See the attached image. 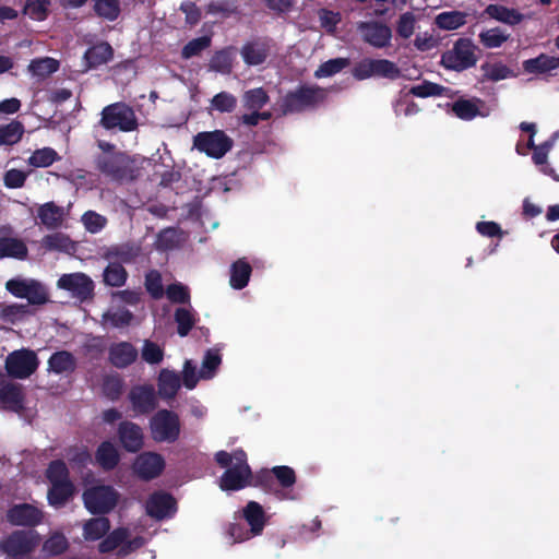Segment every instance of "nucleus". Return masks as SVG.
Here are the masks:
<instances>
[{
  "label": "nucleus",
  "mask_w": 559,
  "mask_h": 559,
  "mask_svg": "<svg viewBox=\"0 0 559 559\" xmlns=\"http://www.w3.org/2000/svg\"><path fill=\"white\" fill-rule=\"evenodd\" d=\"M215 459L222 467H227L221 477L219 487L222 490H239L250 485L251 471L243 451L237 450L233 454L219 451Z\"/></svg>",
  "instance_id": "1"
},
{
  "label": "nucleus",
  "mask_w": 559,
  "mask_h": 559,
  "mask_svg": "<svg viewBox=\"0 0 559 559\" xmlns=\"http://www.w3.org/2000/svg\"><path fill=\"white\" fill-rule=\"evenodd\" d=\"M119 492L109 485H95L83 492V502L92 514L109 513L118 503Z\"/></svg>",
  "instance_id": "2"
},
{
  "label": "nucleus",
  "mask_w": 559,
  "mask_h": 559,
  "mask_svg": "<svg viewBox=\"0 0 559 559\" xmlns=\"http://www.w3.org/2000/svg\"><path fill=\"white\" fill-rule=\"evenodd\" d=\"M100 124L107 130L131 132L136 129L138 120L131 107L123 103H116L103 109Z\"/></svg>",
  "instance_id": "3"
},
{
  "label": "nucleus",
  "mask_w": 559,
  "mask_h": 559,
  "mask_svg": "<svg viewBox=\"0 0 559 559\" xmlns=\"http://www.w3.org/2000/svg\"><path fill=\"white\" fill-rule=\"evenodd\" d=\"M180 420L176 413L162 409L150 420L151 436L156 442H175L180 435Z\"/></svg>",
  "instance_id": "4"
},
{
  "label": "nucleus",
  "mask_w": 559,
  "mask_h": 559,
  "mask_svg": "<svg viewBox=\"0 0 559 559\" xmlns=\"http://www.w3.org/2000/svg\"><path fill=\"white\" fill-rule=\"evenodd\" d=\"M477 62L476 46L471 39L460 38L453 47L441 57L443 67L450 70L462 71Z\"/></svg>",
  "instance_id": "5"
},
{
  "label": "nucleus",
  "mask_w": 559,
  "mask_h": 559,
  "mask_svg": "<svg viewBox=\"0 0 559 559\" xmlns=\"http://www.w3.org/2000/svg\"><path fill=\"white\" fill-rule=\"evenodd\" d=\"M193 147L218 159L231 150L233 140L222 130L200 132L193 138Z\"/></svg>",
  "instance_id": "6"
},
{
  "label": "nucleus",
  "mask_w": 559,
  "mask_h": 559,
  "mask_svg": "<svg viewBox=\"0 0 559 559\" xmlns=\"http://www.w3.org/2000/svg\"><path fill=\"white\" fill-rule=\"evenodd\" d=\"M144 544L145 539L142 536L133 535L128 527H119L109 533L99 544V551L108 552L119 548V554L126 556L141 548Z\"/></svg>",
  "instance_id": "7"
},
{
  "label": "nucleus",
  "mask_w": 559,
  "mask_h": 559,
  "mask_svg": "<svg viewBox=\"0 0 559 559\" xmlns=\"http://www.w3.org/2000/svg\"><path fill=\"white\" fill-rule=\"evenodd\" d=\"M7 289L19 298H25L31 304L41 305L48 299L46 288L37 281L14 278L7 282Z\"/></svg>",
  "instance_id": "8"
},
{
  "label": "nucleus",
  "mask_w": 559,
  "mask_h": 559,
  "mask_svg": "<svg viewBox=\"0 0 559 559\" xmlns=\"http://www.w3.org/2000/svg\"><path fill=\"white\" fill-rule=\"evenodd\" d=\"M38 367V359L35 352L20 349L11 353L5 360V368L11 377L25 379Z\"/></svg>",
  "instance_id": "9"
},
{
  "label": "nucleus",
  "mask_w": 559,
  "mask_h": 559,
  "mask_svg": "<svg viewBox=\"0 0 559 559\" xmlns=\"http://www.w3.org/2000/svg\"><path fill=\"white\" fill-rule=\"evenodd\" d=\"M448 106L450 108L449 111L453 116L464 121H471L477 117L485 118L490 114L486 103L477 97H460Z\"/></svg>",
  "instance_id": "10"
},
{
  "label": "nucleus",
  "mask_w": 559,
  "mask_h": 559,
  "mask_svg": "<svg viewBox=\"0 0 559 559\" xmlns=\"http://www.w3.org/2000/svg\"><path fill=\"white\" fill-rule=\"evenodd\" d=\"M325 97L326 91L323 88L300 87L286 96L285 108L290 112L300 111L323 102Z\"/></svg>",
  "instance_id": "11"
},
{
  "label": "nucleus",
  "mask_w": 559,
  "mask_h": 559,
  "mask_svg": "<svg viewBox=\"0 0 559 559\" xmlns=\"http://www.w3.org/2000/svg\"><path fill=\"white\" fill-rule=\"evenodd\" d=\"M39 535L34 531L15 532L4 539L1 547L11 557L24 556L39 544Z\"/></svg>",
  "instance_id": "12"
},
{
  "label": "nucleus",
  "mask_w": 559,
  "mask_h": 559,
  "mask_svg": "<svg viewBox=\"0 0 559 559\" xmlns=\"http://www.w3.org/2000/svg\"><path fill=\"white\" fill-rule=\"evenodd\" d=\"M165 467L164 457L156 452H143L133 462L134 474L144 480H150L163 472Z\"/></svg>",
  "instance_id": "13"
},
{
  "label": "nucleus",
  "mask_w": 559,
  "mask_h": 559,
  "mask_svg": "<svg viewBox=\"0 0 559 559\" xmlns=\"http://www.w3.org/2000/svg\"><path fill=\"white\" fill-rule=\"evenodd\" d=\"M485 14L490 19L509 26H516L534 17L533 12L523 13L516 8H510L503 4H489L485 9Z\"/></svg>",
  "instance_id": "14"
},
{
  "label": "nucleus",
  "mask_w": 559,
  "mask_h": 559,
  "mask_svg": "<svg viewBox=\"0 0 559 559\" xmlns=\"http://www.w3.org/2000/svg\"><path fill=\"white\" fill-rule=\"evenodd\" d=\"M57 285L80 299H86L94 287L93 281L84 273L64 274L58 280Z\"/></svg>",
  "instance_id": "15"
},
{
  "label": "nucleus",
  "mask_w": 559,
  "mask_h": 559,
  "mask_svg": "<svg viewBox=\"0 0 559 559\" xmlns=\"http://www.w3.org/2000/svg\"><path fill=\"white\" fill-rule=\"evenodd\" d=\"M133 411L140 414H146L153 411L157 405V397L152 385L134 386L129 394Z\"/></svg>",
  "instance_id": "16"
},
{
  "label": "nucleus",
  "mask_w": 559,
  "mask_h": 559,
  "mask_svg": "<svg viewBox=\"0 0 559 559\" xmlns=\"http://www.w3.org/2000/svg\"><path fill=\"white\" fill-rule=\"evenodd\" d=\"M146 512L157 520L170 518L176 512V502L171 496L164 492H156L146 502Z\"/></svg>",
  "instance_id": "17"
},
{
  "label": "nucleus",
  "mask_w": 559,
  "mask_h": 559,
  "mask_svg": "<svg viewBox=\"0 0 559 559\" xmlns=\"http://www.w3.org/2000/svg\"><path fill=\"white\" fill-rule=\"evenodd\" d=\"M120 443L128 452H138L144 444V435L140 426L122 421L118 428Z\"/></svg>",
  "instance_id": "18"
},
{
  "label": "nucleus",
  "mask_w": 559,
  "mask_h": 559,
  "mask_svg": "<svg viewBox=\"0 0 559 559\" xmlns=\"http://www.w3.org/2000/svg\"><path fill=\"white\" fill-rule=\"evenodd\" d=\"M9 521L19 526H34L41 522L43 512L32 504H19L8 512Z\"/></svg>",
  "instance_id": "19"
},
{
  "label": "nucleus",
  "mask_w": 559,
  "mask_h": 559,
  "mask_svg": "<svg viewBox=\"0 0 559 559\" xmlns=\"http://www.w3.org/2000/svg\"><path fill=\"white\" fill-rule=\"evenodd\" d=\"M364 39L377 48L386 47L392 38L391 28L381 23H364L359 26Z\"/></svg>",
  "instance_id": "20"
},
{
  "label": "nucleus",
  "mask_w": 559,
  "mask_h": 559,
  "mask_svg": "<svg viewBox=\"0 0 559 559\" xmlns=\"http://www.w3.org/2000/svg\"><path fill=\"white\" fill-rule=\"evenodd\" d=\"M112 48L107 43H99L86 50L84 53V68L83 71H88L107 63L112 58Z\"/></svg>",
  "instance_id": "21"
},
{
  "label": "nucleus",
  "mask_w": 559,
  "mask_h": 559,
  "mask_svg": "<svg viewBox=\"0 0 559 559\" xmlns=\"http://www.w3.org/2000/svg\"><path fill=\"white\" fill-rule=\"evenodd\" d=\"M242 518L250 526L251 534H253V536L262 534L266 523V515L261 504L255 501H250L242 509Z\"/></svg>",
  "instance_id": "22"
},
{
  "label": "nucleus",
  "mask_w": 559,
  "mask_h": 559,
  "mask_svg": "<svg viewBox=\"0 0 559 559\" xmlns=\"http://www.w3.org/2000/svg\"><path fill=\"white\" fill-rule=\"evenodd\" d=\"M555 141H556V138L549 140V141H546V142L537 145L536 147H534L532 159H533V163L537 167H539V170L544 175L551 177L556 181H559V176L557 175L555 169L547 163L548 155L555 145Z\"/></svg>",
  "instance_id": "23"
},
{
  "label": "nucleus",
  "mask_w": 559,
  "mask_h": 559,
  "mask_svg": "<svg viewBox=\"0 0 559 559\" xmlns=\"http://www.w3.org/2000/svg\"><path fill=\"white\" fill-rule=\"evenodd\" d=\"M138 356L136 349L127 342L115 344L109 349V359L118 368H124L132 364Z\"/></svg>",
  "instance_id": "24"
},
{
  "label": "nucleus",
  "mask_w": 559,
  "mask_h": 559,
  "mask_svg": "<svg viewBox=\"0 0 559 559\" xmlns=\"http://www.w3.org/2000/svg\"><path fill=\"white\" fill-rule=\"evenodd\" d=\"M75 367L74 356L66 350L55 353L48 360V371L56 374H69L74 371Z\"/></svg>",
  "instance_id": "25"
},
{
  "label": "nucleus",
  "mask_w": 559,
  "mask_h": 559,
  "mask_svg": "<svg viewBox=\"0 0 559 559\" xmlns=\"http://www.w3.org/2000/svg\"><path fill=\"white\" fill-rule=\"evenodd\" d=\"M270 53V46L266 43L254 41L247 44L241 49V56L249 66L263 63Z\"/></svg>",
  "instance_id": "26"
},
{
  "label": "nucleus",
  "mask_w": 559,
  "mask_h": 559,
  "mask_svg": "<svg viewBox=\"0 0 559 559\" xmlns=\"http://www.w3.org/2000/svg\"><path fill=\"white\" fill-rule=\"evenodd\" d=\"M180 388V379L177 373L163 369L158 376V395L162 399H173Z\"/></svg>",
  "instance_id": "27"
},
{
  "label": "nucleus",
  "mask_w": 559,
  "mask_h": 559,
  "mask_svg": "<svg viewBox=\"0 0 559 559\" xmlns=\"http://www.w3.org/2000/svg\"><path fill=\"white\" fill-rule=\"evenodd\" d=\"M110 530V522L107 518H93L83 525V537L87 542H95L103 538Z\"/></svg>",
  "instance_id": "28"
},
{
  "label": "nucleus",
  "mask_w": 559,
  "mask_h": 559,
  "mask_svg": "<svg viewBox=\"0 0 559 559\" xmlns=\"http://www.w3.org/2000/svg\"><path fill=\"white\" fill-rule=\"evenodd\" d=\"M59 69V61L50 58H37L29 62L27 71L33 78L43 80L57 72Z\"/></svg>",
  "instance_id": "29"
},
{
  "label": "nucleus",
  "mask_w": 559,
  "mask_h": 559,
  "mask_svg": "<svg viewBox=\"0 0 559 559\" xmlns=\"http://www.w3.org/2000/svg\"><path fill=\"white\" fill-rule=\"evenodd\" d=\"M409 92L401 91L392 103L396 117H413L420 111V107L411 97Z\"/></svg>",
  "instance_id": "30"
},
{
  "label": "nucleus",
  "mask_w": 559,
  "mask_h": 559,
  "mask_svg": "<svg viewBox=\"0 0 559 559\" xmlns=\"http://www.w3.org/2000/svg\"><path fill=\"white\" fill-rule=\"evenodd\" d=\"M64 210L52 202H48L39 207L38 216L41 223L48 228L59 227L64 218Z\"/></svg>",
  "instance_id": "31"
},
{
  "label": "nucleus",
  "mask_w": 559,
  "mask_h": 559,
  "mask_svg": "<svg viewBox=\"0 0 559 559\" xmlns=\"http://www.w3.org/2000/svg\"><path fill=\"white\" fill-rule=\"evenodd\" d=\"M73 493L74 486L71 481L51 485V488L48 491V502L53 508H61L73 496Z\"/></svg>",
  "instance_id": "32"
},
{
  "label": "nucleus",
  "mask_w": 559,
  "mask_h": 559,
  "mask_svg": "<svg viewBox=\"0 0 559 559\" xmlns=\"http://www.w3.org/2000/svg\"><path fill=\"white\" fill-rule=\"evenodd\" d=\"M119 452L109 441H104L97 448L95 459L104 469H112L119 462Z\"/></svg>",
  "instance_id": "33"
},
{
  "label": "nucleus",
  "mask_w": 559,
  "mask_h": 559,
  "mask_svg": "<svg viewBox=\"0 0 559 559\" xmlns=\"http://www.w3.org/2000/svg\"><path fill=\"white\" fill-rule=\"evenodd\" d=\"M222 364V356L219 350L216 348L207 349L203 360L201 368L199 370V378L203 380H210L215 377L217 370Z\"/></svg>",
  "instance_id": "34"
},
{
  "label": "nucleus",
  "mask_w": 559,
  "mask_h": 559,
  "mask_svg": "<svg viewBox=\"0 0 559 559\" xmlns=\"http://www.w3.org/2000/svg\"><path fill=\"white\" fill-rule=\"evenodd\" d=\"M250 275V264L243 259L236 261L230 269V286L235 289H242L247 286Z\"/></svg>",
  "instance_id": "35"
},
{
  "label": "nucleus",
  "mask_w": 559,
  "mask_h": 559,
  "mask_svg": "<svg viewBox=\"0 0 559 559\" xmlns=\"http://www.w3.org/2000/svg\"><path fill=\"white\" fill-rule=\"evenodd\" d=\"M24 131L23 123L17 120L0 124V146L16 144L22 139Z\"/></svg>",
  "instance_id": "36"
},
{
  "label": "nucleus",
  "mask_w": 559,
  "mask_h": 559,
  "mask_svg": "<svg viewBox=\"0 0 559 559\" xmlns=\"http://www.w3.org/2000/svg\"><path fill=\"white\" fill-rule=\"evenodd\" d=\"M466 13L461 11H447L439 13L436 19V25L445 31H454L466 23Z\"/></svg>",
  "instance_id": "37"
},
{
  "label": "nucleus",
  "mask_w": 559,
  "mask_h": 559,
  "mask_svg": "<svg viewBox=\"0 0 559 559\" xmlns=\"http://www.w3.org/2000/svg\"><path fill=\"white\" fill-rule=\"evenodd\" d=\"M132 319L133 314L129 310L111 307L103 314V324L112 328H124L131 323Z\"/></svg>",
  "instance_id": "38"
},
{
  "label": "nucleus",
  "mask_w": 559,
  "mask_h": 559,
  "mask_svg": "<svg viewBox=\"0 0 559 559\" xmlns=\"http://www.w3.org/2000/svg\"><path fill=\"white\" fill-rule=\"evenodd\" d=\"M0 401L8 409L20 412L23 407V395L20 388L5 385L0 390Z\"/></svg>",
  "instance_id": "39"
},
{
  "label": "nucleus",
  "mask_w": 559,
  "mask_h": 559,
  "mask_svg": "<svg viewBox=\"0 0 559 559\" xmlns=\"http://www.w3.org/2000/svg\"><path fill=\"white\" fill-rule=\"evenodd\" d=\"M175 321L178 325V334L186 336L195 324V313L190 305L179 307L175 311Z\"/></svg>",
  "instance_id": "40"
},
{
  "label": "nucleus",
  "mask_w": 559,
  "mask_h": 559,
  "mask_svg": "<svg viewBox=\"0 0 559 559\" xmlns=\"http://www.w3.org/2000/svg\"><path fill=\"white\" fill-rule=\"evenodd\" d=\"M27 254L25 243L16 238L0 239V257L24 259Z\"/></svg>",
  "instance_id": "41"
},
{
  "label": "nucleus",
  "mask_w": 559,
  "mask_h": 559,
  "mask_svg": "<svg viewBox=\"0 0 559 559\" xmlns=\"http://www.w3.org/2000/svg\"><path fill=\"white\" fill-rule=\"evenodd\" d=\"M59 159L58 153L51 147H43L34 151L27 163L33 167H48Z\"/></svg>",
  "instance_id": "42"
},
{
  "label": "nucleus",
  "mask_w": 559,
  "mask_h": 559,
  "mask_svg": "<svg viewBox=\"0 0 559 559\" xmlns=\"http://www.w3.org/2000/svg\"><path fill=\"white\" fill-rule=\"evenodd\" d=\"M126 280L127 272L123 266L120 263L110 260V263L104 271L105 283L109 286L119 287L126 283Z\"/></svg>",
  "instance_id": "43"
},
{
  "label": "nucleus",
  "mask_w": 559,
  "mask_h": 559,
  "mask_svg": "<svg viewBox=\"0 0 559 559\" xmlns=\"http://www.w3.org/2000/svg\"><path fill=\"white\" fill-rule=\"evenodd\" d=\"M509 39V34L499 27L484 31L479 34V40L486 48H499Z\"/></svg>",
  "instance_id": "44"
},
{
  "label": "nucleus",
  "mask_w": 559,
  "mask_h": 559,
  "mask_svg": "<svg viewBox=\"0 0 559 559\" xmlns=\"http://www.w3.org/2000/svg\"><path fill=\"white\" fill-rule=\"evenodd\" d=\"M140 254V248L138 246L123 245L111 249L107 258L118 263H131Z\"/></svg>",
  "instance_id": "45"
},
{
  "label": "nucleus",
  "mask_w": 559,
  "mask_h": 559,
  "mask_svg": "<svg viewBox=\"0 0 559 559\" xmlns=\"http://www.w3.org/2000/svg\"><path fill=\"white\" fill-rule=\"evenodd\" d=\"M413 96L416 97H431V96H448V90L439 84L424 81L420 84L414 85L408 91Z\"/></svg>",
  "instance_id": "46"
},
{
  "label": "nucleus",
  "mask_w": 559,
  "mask_h": 559,
  "mask_svg": "<svg viewBox=\"0 0 559 559\" xmlns=\"http://www.w3.org/2000/svg\"><path fill=\"white\" fill-rule=\"evenodd\" d=\"M523 68L530 73H539L557 68V60L554 57L542 55L523 62Z\"/></svg>",
  "instance_id": "47"
},
{
  "label": "nucleus",
  "mask_w": 559,
  "mask_h": 559,
  "mask_svg": "<svg viewBox=\"0 0 559 559\" xmlns=\"http://www.w3.org/2000/svg\"><path fill=\"white\" fill-rule=\"evenodd\" d=\"M349 60L347 58H335L322 63L314 72L316 78H330L343 69L348 67Z\"/></svg>",
  "instance_id": "48"
},
{
  "label": "nucleus",
  "mask_w": 559,
  "mask_h": 559,
  "mask_svg": "<svg viewBox=\"0 0 559 559\" xmlns=\"http://www.w3.org/2000/svg\"><path fill=\"white\" fill-rule=\"evenodd\" d=\"M318 19L321 28H323L328 34H334L336 32L337 25L342 21L340 12L331 11L328 9H320L318 11Z\"/></svg>",
  "instance_id": "49"
},
{
  "label": "nucleus",
  "mask_w": 559,
  "mask_h": 559,
  "mask_svg": "<svg viewBox=\"0 0 559 559\" xmlns=\"http://www.w3.org/2000/svg\"><path fill=\"white\" fill-rule=\"evenodd\" d=\"M400 70L396 64L386 59H373V75L386 79H397Z\"/></svg>",
  "instance_id": "50"
},
{
  "label": "nucleus",
  "mask_w": 559,
  "mask_h": 559,
  "mask_svg": "<svg viewBox=\"0 0 559 559\" xmlns=\"http://www.w3.org/2000/svg\"><path fill=\"white\" fill-rule=\"evenodd\" d=\"M236 105L237 98L228 92H221L211 100L212 109L218 112H231L236 108Z\"/></svg>",
  "instance_id": "51"
},
{
  "label": "nucleus",
  "mask_w": 559,
  "mask_h": 559,
  "mask_svg": "<svg viewBox=\"0 0 559 559\" xmlns=\"http://www.w3.org/2000/svg\"><path fill=\"white\" fill-rule=\"evenodd\" d=\"M267 95L262 88H253L243 94V105L250 110H260L267 103Z\"/></svg>",
  "instance_id": "52"
},
{
  "label": "nucleus",
  "mask_w": 559,
  "mask_h": 559,
  "mask_svg": "<svg viewBox=\"0 0 559 559\" xmlns=\"http://www.w3.org/2000/svg\"><path fill=\"white\" fill-rule=\"evenodd\" d=\"M234 56L228 50L216 52L210 63L212 70L227 74L231 71Z\"/></svg>",
  "instance_id": "53"
},
{
  "label": "nucleus",
  "mask_w": 559,
  "mask_h": 559,
  "mask_svg": "<svg viewBox=\"0 0 559 559\" xmlns=\"http://www.w3.org/2000/svg\"><path fill=\"white\" fill-rule=\"evenodd\" d=\"M94 9L99 16L110 21L117 19L120 12L118 0H94Z\"/></svg>",
  "instance_id": "54"
},
{
  "label": "nucleus",
  "mask_w": 559,
  "mask_h": 559,
  "mask_svg": "<svg viewBox=\"0 0 559 559\" xmlns=\"http://www.w3.org/2000/svg\"><path fill=\"white\" fill-rule=\"evenodd\" d=\"M49 0H27L24 12L31 19L43 21L48 13Z\"/></svg>",
  "instance_id": "55"
},
{
  "label": "nucleus",
  "mask_w": 559,
  "mask_h": 559,
  "mask_svg": "<svg viewBox=\"0 0 559 559\" xmlns=\"http://www.w3.org/2000/svg\"><path fill=\"white\" fill-rule=\"evenodd\" d=\"M47 478L51 485L60 484L63 481H71L67 465L62 461H53L47 468Z\"/></svg>",
  "instance_id": "56"
},
{
  "label": "nucleus",
  "mask_w": 559,
  "mask_h": 559,
  "mask_svg": "<svg viewBox=\"0 0 559 559\" xmlns=\"http://www.w3.org/2000/svg\"><path fill=\"white\" fill-rule=\"evenodd\" d=\"M81 221L85 229L91 234L99 233L107 224L106 217L94 211L85 212Z\"/></svg>",
  "instance_id": "57"
},
{
  "label": "nucleus",
  "mask_w": 559,
  "mask_h": 559,
  "mask_svg": "<svg viewBox=\"0 0 559 559\" xmlns=\"http://www.w3.org/2000/svg\"><path fill=\"white\" fill-rule=\"evenodd\" d=\"M167 298L175 304L190 305V293L187 286L181 283H175L166 288Z\"/></svg>",
  "instance_id": "58"
},
{
  "label": "nucleus",
  "mask_w": 559,
  "mask_h": 559,
  "mask_svg": "<svg viewBox=\"0 0 559 559\" xmlns=\"http://www.w3.org/2000/svg\"><path fill=\"white\" fill-rule=\"evenodd\" d=\"M484 75L490 81H501L511 76L512 71L502 63H487L481 67Z\"/></svg>",
  "instance_id": "59"
},
{
  "label": "nucleus",
  "mask_w": 559,
  "mask_h": 559,
  "mask_svg": "<svg viewBox=\"0 0 559 559\" xmlns=\"http://www.w3.org/2000/svg\"><path fill=\"white\" fill-rule=\"evenodd\" d=\"M68 548V539L61 533H53L44 544V550L49 555H59Z\"/></svg>",
  "instance_id": "60"
},
{
  "label": "nucleus",
  "mask_w": 559,
  "mask_h": 559,
  "mask_svg": "<svg viewBox=\"0 0 559 559\" xmlns=\"http://www.w3.org/2000/svg\"><path fill=\"white\" fill-rule=\"evenodd\" d=\"M44 246L49 250L69 251L72 249L71 240L62 234H53L43 239Z\"/></svg>",
  "instance_id": "61"
},
{
  "label": "nucleus",
  "mask_w": 559,
  "mask_h": 559,
  "mask_svg": "<svg viewBox=\"0 0 559 559\" xmlns=\"http://www.w3.org/2000/svg\"><path fill=\"white\" fill-rule=\"evenodd\" d=\"M145 287L153 298L159 299L163 297L164 288L162 284V276L157 271H151L146 274Z\"/></svg>",
  "instance_id": "62"
},
{
  "label": "nucleus",
  "mask_w": 559,
  "mask_h": 559,
  "mask_svg": "<svg viewBox=\"0 0 559 559\" xmlns=\"http://www.w3.org/2000/svg\"><path fill=\"white\" fill-rule=\"evenodd\" d=\"M164 352L155 343L145 341L142 348V358L151 365L159 364L163 360Z\"/></svg>",
  "instance_id": "63"
},
{
  "label": "nucleus",
  "mask_w": 559,
  "mask_h": 559,
  "mask_svg": "<svg viewBox=\"0 0 559 559\" xmlns=\"http://www.w3.org/2000/svg\"><path fill=\"white\" fill-rule=\"evenodd\" d=\"M210 38L207 36L199 37L189 41L182 49V57L189 59L199 55L202 50L210 46Z\"/></svg>",
  "instance_id": "64"
}]
</instances>
